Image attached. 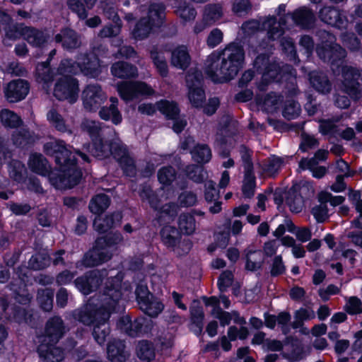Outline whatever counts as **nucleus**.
<instances>
[{
  "label": "nucleus",
  "mask_w": 362,
  "mask_h": 362,
  "mask_svg": "<svg viewBox=\"0 0 362 362\" xmlns=\"http://www.w3.org/2000/svg\"><path fill=\"white\" fill-rule=\"evenodd\" d=\"M81 98L86 110L95 112L106 101L107 97L99 84L90 83L82 91Z\"/></svg>",
  "instance_id": "9"
},
{
  "label": "nucleus",
  "mask_w": 362,
  "mask_h": 362,
  "mask_svg": "<svg viewBox=\"0 0 362 362\" xmlns=\"http://www.w3.org/2000/svg\"><path fill=\"white\" fill-rule=\"evenodd\" d=\"M245 59L242 46L230 43L221 51H214L207 56L204 71L215 83H223L233 78L238 73Z\"/></svg>",
  "instance_id": "2"
},
{
  "label": "nucleus",
  "mask_w": 362,
  "mask_h": 362,
  "mask_svg": "<svg viewBox=\"0 0 362 362\" xmlns=\"http://www.w3.org/2000/svg\"><path fill=\"white\" fill-rule=\"evenodd\" d=\"M254 67L259 74H262V81L259 88L264 90L265 86L276 80L280 74L279 66L276 63H271L269 58L262 54L258 56L254 62Z\"/></svg>",
  "instance_id": "10"
},
{
  "label": "nucleus",
  "mask_w": 362,
  "mask_h": 362,
  "mask_svg": "<svg viewBox=\"0 0 362 362\" xmlns=\"http://www.w3.org/2000/svg\"><path fill=\"white\" fill-rule=\"evenodd\" d=\"M284 164V158L273 155L260 162L258 166L261 169L262 175L273 177L279 173Z\"/></svg>",
  "instance_id": "27"
},
{
  "label": "nucleus",
  "mask_w": 362,
  "mask_h": 362,
  "mask_svg": "<svg viewBox=\"0 0 362 362\" xmlns=\"http://www.w3.org/2000/svg\"><path fill=\"white\" fill-rule=\"evenodd\" d=\"M36 72L37 80L43 81L45 83L53 80V74L49 67L47 62L38 64L36 68Z\"/></svg>",
  "instance_id": "62"
},
{
  "label": "nucleus",
  "mask_w": 362,
  "mask_h": 362,
  "mask_svg": "<svg viewBox=\"0 0 362 362\" xmlns=\"http://www.w3.org/2000/svg\"><path fill=\"white\" fill-rule=\"evenodd\" d=\"M0 119L5 127L16 128L21 124V118L15 112L7 109L1 111Z\"/></svg>",
  "instance_id": "48"
},
{
  "label": "nucleus",
  "mask_w": 362,
  "mask_h": 362,
  "mask_svg": "<svg viewBox=\"0 0 362 362\" xmlns=\"http://www.w3.org/2000/svg\"><path fill=\"white\" fill-rule=\"evenodd\" d=\"M55 40L66 49H77L81 45V36L73 29L66 28L56 35Z\"/></svg>",
  "instance_id": "21"
},
{
  "label": "nucleus",
  "mask_w": 362,
  "mask_h": 362,
  "mask_svg": "<svg viewBox=\"0 0 362 362\" xmlns=\"http://www.w3.org/2000/svg\"><path fill=\"white\" fill-rule=\"evenodd\" d=\"M78 81L76 78L66 76L59 78L55 83L53 94L59 100L74 103L78 98Z\"/></svg>",
  "instance_id": "8"
},
{
  "label": "nucleus",
  "mask_w": 362,
  "mask_h": 362,
  "mask_svg": "<svg viewBox=\"0 0 362 362\" xmlns=\"http://www.w3.org/2000/svg\"><path fill=\"white\" fill-rule=\"evenodd\" d=\"M84 54L86 59L81 62L80 71L91 78L98 76L101 72L99 59L95 55L89 57L86 54Z\"/></svg>",
  "instance_id": "32"
},
{
  "label": "nucleus",
  "mask_w": 362,
  "mask_h": 362,
  "mask_svg": "<svg viewBox=\"0 0 362 362\" xmlns=\"http://www.w3.org/2000/svg\"><path fill=\"white\" fill-rule=\"evenodd\" d=\"M66 5L69 9L76 13L79 19L87 18L88 15L87 7L81 0H67Z\"/></svg>",
  "instance_id": "57"
},
{
  "label": "nucleus",
  "mask_w": 362,
  "mask_h": 362,
  "mask_svg": "<svg viewBox=\"0 0 362 362\" xmlns=\"http://www.w3.org/2000/svg\"><path fill=\"white\" fill-rule=\"evenodd\" d=\"M193 159L197 163H207L211 158V152L206 144H197L191 151Z\"/></svg>",
  "instance_id": "49"
},
{
  "label": "nucleus",
  "mask_w": 362,
  "mask_h": 362,
  "mask_svg": "<svg viewBox=\"0 0 362 362\" xmlns=\"http://www.w3.org/2000/svg\"><path fill=\"white\" fill-rule=\"evenodd\" d=\"M123 236L119 233L108 234L104 237H100L96 240L98 245H103L106 249L112 252V248L123 242Z\"/></svg>",
  "instance_id": "46"
},
{
  "label": "nucleus",
  "mask_w": 362,
  "mask_h": 362,
  "mask_svg": "<svg viewBox=\"0 0 362 362\" xmlns=\"http://www.w3.org/2000/svg\"><path fill=\"white\" fill-rule=\"evenodd\" d=\"M150 57L159 74L162 77L167 76L168 66L163 52L158 50L156 47H153L150 52Z\"/></svg>",
  "instance_id": "38"
},
{
  "label": "nucleus",
  "mask_w": 362,
  "mask_h": 362,
  "mask_svg": "<svg viewBox=\"0 0 362 362\" xmlns=\"http://www.w3.org/2000/svg\"><path fill=\"white\" fill-rule=\"evenodd\" d=\"M122 275L117 274L108 281L103 293L100 297V305L88 303L80 310H75L74 317L85 325L90 326L100 320L102 313L107 310L119 311L122 305V293L120 291Z\"/></svg>",
  "instance_id": "3"
},
{
  "label": "nucleus",
  "mask_w": 362,
  "mask_h": 362,
  "mask_svg": "<svg viewBox=\"0 0 362 362\" xmlns=\"http://www.w3.org/2000/svg\"><path fill=\"white\" fill-rule=\"evenodd\" d=\"M140 309L150 317H157L163 310L164 305L160 300L153 296L140 303Z\"/></svg>",
  "instance_id": "37"
},
{
  "label": "nucleus",
  "mask_w": 362,
  "mask_h": 362,
  "mask_svg": "<svg viewBox=\"0 0 362 362\" xmlns=\"http://www.w3.org/2000/svg\"><path fill=\"white\" fill-rule=\"evenodd\" d=\"M6 36L16 39L22 36L30 45L42 47L47 40L48 36L42 31L28 27L23 24H17L6 31Z\"/></svg>",
  "instance_id": "6"
},
{
  "label": "nucleus",
  "mask_w": 362,
  "mask_h": 362,
  "mask_svg": "<svg viewBox=\"0 0 362 362\" xmlns=\"http://www.w3.org/2000/svg\"><path fill=\"white\" fill-rule=\"evenodd\" d=\"M107 275L106 270H95L87 275L77 278L74 283L81 293L88 295L98 287L103 278Z\"/></svg>",
  "instance_id": "11"
},
{
  "label": "nucleus",
  "mask_w": 362,
  "mask_h": 362,
  "mask_svg": "<svg viewBox=\"0 0 362 362\" xmlns=\"http://www.w3.org/2000/svg\"><path fill=\"white\" fill-rule=\"evenodd\" d=\"M28 165L33 172L42 176H47L51 170L48 161L41 154H33L29 159Z\"/></svg>",
  "instance_id": "33"
},
{
  "label": "nucleus",
  "mask_w": 362,
  "mask_h": 362,
  "mask_svg": "<svg viewBox=\"0 0 362 362\" xmlns=\"http://www.w3.org/2000/svg\"><path fill=\"white\" fill-rule=\"evenodd\" d=\"M27 170L24 164L16 160H11L8 164V174L11 179L21 182H23L26 176Z\"/></svg>",
  "instance_id": "41"
},
{
  "label": "nucleus",
  "mask_w": 362,
  "mask_h": 362,
  "mask_svg": "<svg viewBox=\"0 0 362 362\" xmlns=\"http://www.w3.org/2000/svg\"><path fill=\"white\" fill-rule=\"evenodd\" d=\"M103 14L114 23L122 22L117 13L115 0H103L100 2Z\"/></svg>",
  "instance_id": "52"
},
{
  "label": "nucleus",
  "mask_w": 362,
  "mask_h": 362,
  "mask_svg": "<svg viewBox=\"0 0 362 362\" xmlns=\"http://www.w3.org/2000/svg\"><path fill=\"white\" fill-rule=\"evenodd\" d=\"M285 16L286 19L291 18L296 25L302 28H309L313 25L315 20L313 12L306 8H299L293 13L288 14Z\"/></svg>",
  "instance_id": "31"
},
{
  "label": "nucleus",
  "mask_w": 362,
  "mask_h": 362,
  "mask_svg": "<svg viewBox=\"0 0 362 362\" xmlns=\"http://www.w3.org/2000/svg\"><path fill=\"white\" fill-rule=\"evenodd\" d=\"M177 178L175 170L171 166L161 168L158 172V179L163 185H170Z\"/></svg>",
  "instance_id": "56"
},
{
  "label": "nucleus",
  "mask_w": 362,
  "mask_h": 362,
  "mask_svg": "<svg viewBox=\"0 0 362 362\" xmlns=\"http://www.w3.org/2000/svg\"><path fill=\"white\" fill-rule=\"evenodd\" d=\"M50 262L49 255L43 251L33 255L29 259L28 266L33 270H40L47 267Z\"/></svg>",
  "instance_id": "42"
},
{
  "label": "nucleus",
  "mask_w": 362,
  "mask_h": 362,
  "mask_svg": "<svg viewBox=\"0 0 362 362\" xmlns=\"http://www.w3.org/2000/svg\"><path fill=\"white\" fill-rule=\"evenodd\" d=\"M81 129L87 132L94 139L100 136L102 130L101 124L98 121L84 119L81 124Z\"/></svg>",
  "instance_id": "54"
},
{
  "label": "nucleus",
  "mask_w": 362,
  "mask_h": 362,
  "mask_svg": "<svg viewBox=\"0 0 362 362\" xmlns=\"http://www.w3.org/2000/svg\"><path fill=\"white\" fill-rule=\"evenodd\" d=\"M165 6L161 3H152L146 9L147 21L157 28L161 27L165 18Z\"/></svg>",
  "instance_id": "26"
},
{
  "label": "nucleus",
  "mask_w": 362,
  "mask_h": 362,
  "mask_svg": "<svg viewBox=\"0 0 362 362\" xmlns=\"http://www.w3.org/2000/svg\"><path fill=\"white\" fill-rule=\"evenodd\" d=\"M294 321L291 326L294 329L301 327L304 321L311 320L315 318V313L310 308H300L296 311Z\"/></svg>",
  "instance_id": "45"
},
{
  "label": "nucleus",
  "mask_w": 362,
  "mask_h": 362,
  "mask_svg": "<svg viewBox=\"0 0 362 362\" xmlns=\"http://www.w3.org/2000/svg\"><path fill=\"white\" fill-rule=\"evenodd\" d=\"M140 197L143 200H146L151 206L156 211L160 210V201L149 187H144L140 192Z\"/></svg>",
  "instance_id": "61"
},
{
  "label": "nucleus",
  "mask_w": 362,
  "mask_h": 362,
  "mask_svg": "<svg viewBox=\"0 0 362 362\" xmlns=\"http://www.w3.org/2000/svg\"><path fill=\"white\" fill-rule=\"evenodd\" d=\"M110 71L115 77L119 78H128L138 76L137 68L125 62L114 63L110 68Z\"/></svg>",
  "instance_id": "29"
},
{
  "label": "nucleus",
  "mask_w": 362,
  "mask_h": 362,
  "mask_svg": "<svg viewBox=\"0 0 362 362\" xmlns=\"http://www.w3.org/2000/svg\"><path fill=\"white\" fill-rule=\"evenodd\" d=\"M112 312L113 311H110V310L105 313H103L100 320L94 325L92 334L95 341L99 345H103L105 344L107 337L110 333L107 321Z\"/></svg>",
  "instance_id": "22"
},
{
  "label": "nucleus",
  "mask_w": 362,
  "mask_h": 362,
  "mask_svg": "<svg viewBox=\"0 0 362 362\" xmlns=\"http://www.w3.org/2000/svg\"><path fill=\"white\" fill-rule=\"evenodd\" d=\"M28 269L25 267L18 268L16 274L18 279L11 284V289L16 293L15 298L21 303H26L30 300L25 291L28 281Z\"/></svg>",
  "instance_id": "17"
},
{
  "label": "nucleus",
  "mask_w": 362,
  "mask_h": 362,
  "mask_svg": "<svg viewBox=\"0 0 362 362\" xmlns=\"http://www.w3.org/2000/svg\"><path fill=\"white\" fill-rule=\"evenodd\" d=\"M111 104L110 106H103L99 110L100 117L105 121H111L114 124L117 125L122 121V115L117 106L119 100L115 97L110 98Z\"/></svg>",
  "instance_id": "23"
},
{
  "label": "nucleus",
  "mask_w": 362,
  "mask_h": 362,
  "mask_svg": "<svg viewBox=\"0 0 362 362\" xmlns=\"http://www.w3.org/2000/svg\"><path fill=\"white\" fill-rule=\"evenodd\" d=\"M47 118L57 131L72 134V131L68 128L62 116L55 109L52 108L48 111Z\"/></svg>",
  "instance_id": "40"
},
{
  "label": "nucleus",
  "mask_w": 362,
  "mask_h": 362,
  "mask_svg": "<svg viewBox=\"0 0 362 362\" xmlns=\"http://www.w3.org/2000/svg\"><path fill=\"white\" fill-rule=\"evenodd\" d=\"M117 90L120 98L127 103L139 97L147 98L155 94L150 85L139 81L119 82L117 84Z\"/></svg>",
  "instance_id": "5"
},
{
  "label": "nucleus",
  "mask_w": 362,
  "mask_h": 362,
  "mask_svg": "<svg viewBox=\"0 0 362 362\" xmlns=\"http://www.w3.org/2000/svg\"><path fill=\"white\" fill-rule=\"evenodd\" d=\"M163 243L168 247H174L180 240V233L174 226L166 225L160 230Z\"/></svg>",
  "instance_id": "36"
},
{
  "label": "nucleus",
  "mask_w": 362,
  "mask_h": 362,
  "mask_svg": "<svg viewBox=\"0 0 362 362\" xmlns=\"http://www.w3.org/2000/svg\"><path fill=\"white\" fill-rule=\"evenodd\" d=\"M286 16L280 17L277 21L276 17L268 16L262 21V29L267 30V37L270 40H279L284 33Z\"/></svg>",
  "instance_id": "18"
},
{
  "label": "nucleus",
  "mask_w": 362,
  "mask_h": 362,
  "mask_svg": "<svg viewBox=\"0 0 362 362\" xmlns=\"http://www.w3.org/2000/svg\"><path fill=\"white\" fill-rule=\"evenodd\" d=\"M55 344L49 341H41L37 351L45 362H60L63 360L64 351L59 347L55 346Z\"/></svg>",
  "instance_id": "20"
},
{
  "label": "nucleus",
  "mask_w": 362,
  "mask_h": 362,
  "mask_svg": "<svg viewBox=\"0 0 362 362\" xmlns=\"http://www.w3.org/2000/svg\"><path fill=\"white\" fill-rule=\"evenodd\" d=\"M311 86L319 93L327 95L332 90V83L327 75L320 71H313L308 74Z\"/></svg>",
  "instance_id": "19"
},
{
  "label": "nucleus",
  "mask_w": 362,
  "mask_h": 362,
  "mask_svg": "<svg viewBox=\"0 0 362 362\" xmlns=\"http://www.w3.org/2000/svg\"><path fill=\"white\" fill-rule=\"evenodd\" d=\"M223 16L222 7L217 4H209L205 6L203 17L211 25Z\"/></svg>",
  "instance_id": "50"
},
{
  "label": "nucleus",
  "mask_w": 362,
  "mask_h": 362,
  "mask_svg": "<svg viewBox=\"0 0 362 362\" xmlns=\"http://www.w3.org/2000/svg\"><path fill=\"white\" fill-rule=\"evenodd\" d=\"M67 331L62 319L54 316L47 322L42 341L57 344Z\"/></svg>",
  "instance_id": "14"
},
{
  "label": "nucleus",
  "mask_w": 362,
  "mask_h": 362,
  "mask_svg": "<svg viewBox=\"0 0 362 362\" xmlns=\"http://www.w3.org/2000/svg\"><path fill=\"white\" fill-rule=\"evenodd\" d=\"M44 151L54 156L59 169L49 175L50 183L57 189L71 188L80 182L82 172L76 163L75 156L62 140L52 139L44 144Z\"/></svg>",
  "instance_id": "1"
},
{
  "label": "nucleus",
  "mask_w": 362,
  "mask_h": 362,
  "mask_svg": "<svg viewBox=\"0 0 362 362\" xmlns=\"http://www.w3.org/2000/svg\"><path fill=\"white\" fill-rule=\"evenodd\" d=\"M54 291L50 288L39 290L37 301L41 308L45 311H50L53 306Z\"/></svg>",
  "instance_id": "51"
},
{
  "label": "nucleus",
  "mask_w": 362,
  "mask_h": 362,
  "mask_svg": "<svg viewBox=\"0 0 362 362\" xmlns=\"http://www.w3.org/2000/svg\"><path fill=\"white\" fill-rule=\"evenodd\" d=\"M107 353L108 358L112 362H124L128 357L125 345L121 340L114 339L109 342Z\"/></svg>",
  "instance_id": "28"
},
{
  "label": "nucleus",
  "mask_w": 362,
  "mask_h": 362,
  "mask_svg": "<svg viewBox=\"0 0 362 362\" xmlns=\"http://www.w3.org/2000/svg\"><path fill=\"white\" fill-rule=\"evenodd\" d=\"M300 106L297 102L293 100L286 102L283 110V115L285 118L288 119H295L300 115Z\"/></svg>",
  "instance_id": "60"
},
{
  "label": "nucleus",
  "mask_w": 362,
  "mask_h": 362,
  "mask_svg": "<svg viewBox=\"0 0 362 362\" xmlns=\"http://www.w3.org/2000/svg\"><path fill=\"white\" fill-rule=\"evenodd\" d=\"M122 218V214L119 211L107 215L105 217H96L93 221V228L100 233H104L110 228L119 224Z\"/></svg>",
  "instance_id": "24"
},
{
  "label": "nucleus",
  "mask_w": 362,
  "mask_h": 362,
  "mask_svg": "<svg viewBox=\"0 0 362 362\" xmlns=\"http://www.w3.org/2000/svg\"><path fill=\"white\" fill-rule=\"evenodd\" d=\"M110 204V197L105 194H99L93 197L89 203L90 211L95 214L104 212Z\"/></svg>",
  "instance_id": "39"
},
{
  "label": "nucleus",
  "mask_w": 362,
  "mask_h": 362,
  "mask_svg": "<svg viewBox=\"0 0 362 362\" xmlns=\"http://www.w3.org/2000/svg\"><path fill=\"white\" fill-rule=\"evenodd\" d=\"M179 228L186 235L192 234L196 229V223L194 216L189 214H182L178 220Z\"/></svg>",
  "instance_id": "47"
},
{
  "label": "nucleus",
  "mask_w": 362,
  "mask_h": 362,
  "mask_svg": "<svg viewBox=\"0 0 362 362\" xmlns=\"http://www.w3.org/2000/svg\"><path fill=\"white\" fill-rule=\"evenodd\" d=\"M286 203L288 206L290 210L293 213H299L303 210V197L296 190L288 191L286 197Z\"/></svg>",
  "instance_id": "44"
},
{
  "label": "nucleus",
  "mask_w": 362,
  "mask_h": 362,
  "mask_svg": "<svg viewBox=\"0 0 362 362\" xmlns=\"http://www.w3.org/2000/svg\"><path fill=\"white\" fill-rule=\"evenodd\" d=\"M158 110L167 117L174 119L179 114V109L173 102L160 100L156 103Z\"/></svg>",
  "instance_id": "53"
},
{
  "label": "nucleus",
  "mask_w": 362,
  "mask_h": 362,
  "mask_svg": "<svg viewBox=\"0 0 362 362\" xmlns=\"http://www.w3.org/2000/svg\"><path fill=\"white\" fill-rule=\"evenodd\" d=\"M157 28L147 21L146 17H141L131 32L132 37L136 40H144Z\"/></svg>",
  "instance_id": "30"
},
{
  "label": "nucleus",
  "mask_w": 362,
  "mask_h": 362,
  "mask_svg": "<svg viewBox=\"0 0 362 362\" xmlns=\"http://www.w3.org/2000/svg\"><path fill=\"white\" fill-rule=\"evenodd\" d=\"M316 52L322 60L330 63L334 72L336 71L335 67L339 66V62L346 57V50L337 43H334L327 48L326 47H317Z\"/></svg>",
  "instance_id": "12"
},
{
  "label": "nucleus",
  "mask_w": 362,
  "mask_h": 362,
  "mask_svg": "<svg viewBox=\"0 0 362 362\" xmlns=\"http://www.w3.org/2000/svg\"><path fill=\"white\" fill-rule=\"evenodd\" d=\"M190 319L193 325L197 328V332L202 331L204 320L203 308L198 302H194L190 306Z\"/></svg>",
  "instance_id": "43"
},
{
  "label": "nucleus",
  "mask_w": 362,
  "mask_h": 362,
  "mask_svg": "<svg viewBox=\"0 0 362 362\" xmlns=\"http://www.w3.org/2000/svg\"><path fill=\"white\" fill-rule=\"evenodd\" d=\"M30 89L29 83L23 79L13 80L4 88V96L9 103H17L23 100Z\"/></svg>",
  "instance_id": "13"
},
{
  "label": "nucleus",
  "mask_w": 362,
  "mask_h": 362,
  "mask_svg": "<svg viewBox=\"0 0 362 362\" xmlns=\"http://www.w3.org/2000/svg\"><path fill=\"white\" fill-rule=\"evenodd\" d=\"M136 354L140 359L147 361L152 360L155 356L152 344L146 341L139 342L136 347Z\"/></svg>",
  "instance_id": "55"
},
{
  "label": "nucleus",
  "mask_w": 362,
  "mask_h": 362,
  "mask_svg": "<svg viewBox=\"0 0 362 362\" xmlns=\"http://www.w3.org/2000/svg\"><path fill=\"white\" fill-rule=\"evenodd\" d=\"M245 268L252 272L261 269L264 261L262 252L259 250L247 249L245 253Z\"/></svg>",
  "instance_id": "34"
},
{
  "label": "nucleus",
  "mask_w": 362,
  "mask_h": 362,
  "mask_svg": "<svg viewBox=\"0 0 362 362\" xmlns=\"http://www.w3.org/2000/svg\"><path fill=\"white\" fill-rule=\"evenodd\" d=\"M13 144L18 146L24 147L34 141L31 133L26 129H21L13 134Z\"/></svg>",
  "instance_id": "59"
},
{
  "label": "nucleus",
  "mask_w": 362,
  "mask_h": 362,
  "mask_svg": "<svg viewBox=\"0 0 362 362\" xmlns=\"http://www.w3.org/2000/svg\"><path fill=\"white\" fill-rule=\"evenodd\" d=\"M344 308L351 315L361 313H362V302L358 297H349L346 299Z\"/></svg>",
  "instance_id": "64"
},
{
  "label": "nucleus",
  "mask_w": 362,
  "mask_h": 362,
  "mask_svg": "<svg viewBox=\"0 0 362 362\" xmlns=\"http://www.w3.org/2000/svg\"><path fill=\"white\" fill-rule=\"evenodd\" d=\"M112 255V251L103 245H98V241L95 240L93 249L85 255L82 264L86 267H95L109 261Z\"/></svg>",
  "instance_id": "15"
},
{
  "label": "nucleus",
  "mask_w": 362,
  "mask_h": 362,
  "mask_svg": "<svg viewBox=\"0 0 362 362\" xmlns=\"http://www.w3.org/2000/svg\"><path fill=\"white\" fill-rule=\"evenodd\" d=\"M319 17L325 23L339 28H346L348 25L345 13L333 7L322 8L319 12Z\"/></svg>",
  "instance_id": "16"
},
{
  "label": "nucleus",
  "mask_w": 362,
  "mask_h": 362,
  "mask_svg": "<svg viewBox=\"0 0 362 362\" xmlns=\"http://www.w3.org/2000/svg\"><path fill=\"white\" fill-rule=\"evenodd\" d=\"M85 59V54H79L77 57L76 62L71 59H64L61 62L57 72L62 76H69V74H76L80 71L81 62Z\"/></svg>",
  "instance_id": "35"
},
{
  "label": "nucleus",
  "mask_w": 362,
  "mask_h": 362,
  "mask_svg": "<svg viewBox=\"0 0 362 362\" xmlns=\"http://www.w3.org/2000/svg\"><path fill=\"white\" fill-rule=\"evenodd\" d=\"M115 25H107L100 30L98 36L101 38L112 37L119 35L121 33L122 23H115Z\"/></svg>",
  "instance_id": "63"
},
{
  "label": "nucleus",
  "mask_w": 362,
  "mask_h": 362,
  "mask_svg": "<svg viewBox=\"0 0 362 362\" xmlns=\"http://www.w3.org/2000/svg\"><path fill=\"white\" fill-rule=\"evenodd\" d=\"M191 57L187 47L178 46L171 52L170 64L177 69L185 70L190 64Z\"/></svg>",
  "instance_id": "25"
},
{
  "label": "nucleus",
  "mask_w": 362,
  "mask_h": 362,
  "mask_svg": "<svg viewBox=\"0 0 362 362\" xmlns=\"http://www.w3.org/2000/svg\"><path fill=\"white\" fill-rule=\"evenodd\" d=\"M255 187V177L252 171L245 172V178L243 185V192L245 197L250 198L254 195Z\"/></svg>",
  "instance_id": "58"
},
{
  "label": "nucleus",
  "mask_w": 362,
  "mask_h": 362,
  "mask_svg": "<svg viewBox=\"0 0 362 362\" xmlns=\"http://www.w3.org/2000/svg\"><path fill=\"white\" fill-rule=\"evenodd\" d=\"M111 132L113 138L111 140L106 141L105 144L100 140L99 143L95 144V147L91 151H89V144L84 145L83 148H86L94 156L100 158H107L112 155L127 173L133 174L134 173L133 158L129 156L126 145L117 136L115 129H111Z\"/></svg>",
  "instance_id": "4"
},
{
  "label": "nucleus",
  "mask_w": 362,
  "mask_h": 362,
  "mask_svg": "<svg viewBox=\"0 0 362 362\" xmlns=\"http://www.w3.org/2000/svg\"><path fill=\"white\" fill-rule=\"evenodd\" d=\"M202 74L197 69H190L186 76L188 88V99L191 105L197 108L202 107L206 100L205 93L202 88Z\"/></svg>",
  "instance_id": "7"
}]
</instances>
